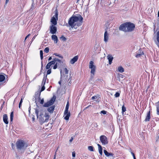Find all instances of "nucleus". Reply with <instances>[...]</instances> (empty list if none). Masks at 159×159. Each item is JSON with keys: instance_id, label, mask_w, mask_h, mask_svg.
Returning a JSON list of instances; mask_svg holds the SVG:
<instances>
[{"instance_id": "nucleus-1", "label": "nucleus", "mask_w": 159, "mask_h": 159, "mask_svg": "<svg viewBox=\"0 0 159 159\" xmlns=\"http://www.w3.org/2000/svg\"><path fill=\"white\" fill-rule=\"evenodd\" d=\"M83 19V18L80 14L76 16H72L69 20V26H70L72 28L76 29L82 25Z\"/></svg>"}, {"instance_id": "nucleus-2", "label": "nucleus", "mask_w": 159, "mask_h": 159, "mask_svg": "<svg viewBox=\"0 0 159 159\" xmlns=\"http://www.w3.org/2000/svg\"><path fill=\"white\" fill-rule=\"evenodd\" d=\"M135 27V25L134 24L130 22H126L122 24L120 26L119 29L125 32H130L133 31Z\"/></svg>"}, {"instance_id": "nucleus-3", "label": "nucleus", "mask_w": 159, "mask_h": 159, "mask_svg": "<svg viewBox=\"0 0 159 159\" xmlns=\"http://www.w3.org/2000/svg\"><path fill=\"white\" fill-rule=\"evenodd\" d=\"M16 145L17 151L19 154L24 153L27 147V145L25 141L21 140L17 141Z\"/></svg>"}, {"instance_id": "nucleus-4", "label": "nucleus", "mask_w": 159, "mask_h": 159, "mask_svg": "<svg viewBox=\"0 0 159 159\" xmlns=\"http://www.w3.org/2000/svg\"><path fill=\"white\" fill-rule=\"evenodd\" d=\"M89 67L91 69L90 72L91 74H92L91 76L93 77L95 71L96 66L94 65V62L93 61H90Z\"/></svg>"}, {"instance_id": "nucleus-5", "label": "nucleus", "mask_w": 159, "mask_h": 159, "mask_svg": "<svg viewBox=\"0 0 159 159\" xmlns=\"http://www.w3.org/2000/svg\"><path fill=\"white\" fill-rule=\"evenodd\" d=\"M55 15L51 19V22L52 24L51 25H55L57 24V20L58 19V12L57 10L55 11Z\"/></svg>"}, {"instance_id": "nucleus-6", "label": "nucleus", "mask_w": 159, "mask_h": 159, "mask_svg": "<svg viewBox=\"0 0 159 159\" xmlns=\"http://www.w3.org/2000/svg\"><path fill=\"white\" fill-rule=\"evenodd\" d=\"M56 100V97L53 96L49 101L45 103L43 105L44 107H48L52 105Z\"/></svg>"}, {"instance_id": "nucleus-7", "label": "nucleus", "mask_w": 159, "mask_h": 159, "mask_svg": "<svg viewBox=\"0 0 159 159\" xmlns=\"http://www.w3.org/2000/svg\"><path fill=\"white\" fill-rule=\"evenodd\" d=\"M100 139L102 145H106L107 144V139L105 136L101 135L100 137Z\"/></svg>"}, {"instance_id": "nucleus-8", "label": "nucleus", "mask_w": 159, "mask_h": 159, "mask_svg": "<svg viewBox=\"0 0 159 159\" xmlns=\"http://www.w3.org/2000/svg\"><path fill=\"white\" fill-rule=\"evenodd\" d=\"M43 85V86L42 87V88H41V90L40 92L38 91L35 94V99H36V97L37 98H38L39 100H40V94H41V92L43 91V90H44L45 89V87L44 86V85Z\"/></svg>"}, {"instance_id": "nucleus-9", "label": "nucleus", "mask_w": 159, "mask_h": 159, "mask_svg": "<svg viewBox=\"0 0 159 159\" xmlns=\"http://www.w3.org/2000/svg\"><path fill=\"white\" fill-rule=\"evenodd\" d=\"M50 32L52 34L56 33L57 31V27L53 25H51L50 26Z\"/></svg>"}, {"instance_id": "nucleus-10", "label": "nucleus", "mask_w": 159, "mask_h": 159, "mask_svg": "<svg viewBox=\"0 0 159 159\" xmlns=\"http://www.w3.org/2000/svg\"><path fill=\"white\" fill-rule=\"evenodd\" d=\"M64 114L66 115L64 119L66 120H68L70 116V113L68 112V109H67V108L65 109Z\"/></svg>"}, {"instance_id": "nucleus-11", "label": "nucleus", "mask_w": 159, "mask_h": 159, "mask_svg": "<svg viewBox=\"0 0 159 159\" xmlns=\"http://www.w3.org/2000/svg\"><path fill=\"white\" fill-rule=\"evenodd\" d=\"M103 151L105 155L106 156L113 158L114 154H113L111 152H108L105 150H104Z\"/></svg>"}, {"instance_id": "nucleus-12", "label": "nucleus", "mask_w": 159, "mask_h": 159, "mask_svg": "<svg viewBox=\"0 0 159 159\" xmlns=\"http://www.w3.org/2000/svg\"><path fill=\"white\" fill-rule=\"evenodd\" d=\"M44 116L46 118L45 119V120L44 119L43 120H42V119H41V121H42L43 122H48L49 118V115L48 113H45Z\"/></svg>"}, {"instance_id": "nucleus-13", "label": "nucleus", "mask_w": 159, "mask_h": 159, "mask_svg": "<svg viewBox=\"0 0 159 159\" xmlns=\"http://www.w3.org/2000/svg\"><path fill=\"white\" fill-rule=\"evenodd\" d=\"M3 121L4 123L6 124H8V117L7 115L6 114H5L3 116Z\"/></svg>"}, {"instance_id": "nucleus-14", "label": "nucleus", "mask_w": 159, "mask_h": 159, "mask_svg": "<svg viewBox=\"0 0 159 159\" xmlns=\"http://www.w3.org/2000/svg\"><path fill=\"white\" fill-rule=\"evenodd\" d=\"M78 58V57L77 56H75L70 60V63L71 64H74L77 61Z\"/></svg>"}, {"instance_id": "nucleus-15", "label": "nucleus", "mask_w": 159, "mask_h": 159, "mask_svg": "<svg viewBox=\"0 0 159 159\" xmlns=\"http://www.w3.org/2000/svg\"><path fill=\"white\" fill-rule=\"evenodd\" d=\"M108 39V34L107 33V31L106 30L104 34V41L106 42Z\"/></svg>"}, {"instance_id": "nucleus-16", "label": "nucleus", "mask_w": 159, "mask_h": 159, "mask_svg": "<svg viewBox=\"0 0 159 159\" xmlns=\"http://www.w3.org/2000/svg\"><path fill=\"white\" fill-rule=\"evenodd\" d=\"M143 54V52L142 50L139 49L138 53L136 55L135 57L137 58L140 57Z\"/></svg>"}, {"instance_id": "nucleus-17", "label": "nucleus", "mask_w": 159, "mask_h": 159, "mask_svg": "<svg viewBox=\"0 0 159 159\" xmlns=\"http://www.w3.org/2000/svg\"><path fill=\"white\" fill-rule=\"evenodd\" d=\"M52 39L53 40L55 43H57L58 39L57 36L55 35H52Z\"/></svg>"}, {"instance_id": "nucleus-18", "label": "nucleus", "mask_w": 159, "mask_h": 159, "mask_svg": "<svg viewBox=\"0 0 159 159\" xmlns=\"http://www.w3.org/2000/svg\"><path fill=\"white\" fill-rule=\"evenodd\" d=\"M56 60V62L55 63H57V65L59 66H61L62 65V64H63V62L61 60H60L58 59L57 58V60Z\"/></svg>"}, {"instance_id": "nucleus-19", "label": "nucleus", "mask_w": 159, "mask_h": 159, "mask_svg": "<svg viewBox=\"0 0 159 159\" xmlns=\"http://www.w3.org/2000/svg\"><path fill=\"white\" fill-rule=\"evenodd\" d=\"M150 118V111H148L147 114V116H146V118L145 120V121H149Z\"/></svg>"}, {"instance_id": "nucleus-20", "label": "nucleus", "mask_w": 159, "mask_h": 159, "mask_svg": "<svg viewBox=\"0 0 159 159\" xmlns=\"http://www.w3.org/2000/svg\"><path fill=\"white\" fill-rule=\"evenodd\" d=\"M37 99H38V101L39 102L40 101V104H43V103L44 102V99H42L41 100L40 99V100H39L38 98H37L36 97V99H35V103L36 104V106H37V107H39V106L37 104Z\"/></svg>"}, {"instance_id": "nucleus-21", "label": "nucleus", "mask_w": 159, "mask_h": 159, "mask_svg": "<svg viewBox=\"0 0 159 159\" xmlns=\"http://www.w3.org/2000/svg\"><path fill=\"white\" fill-rule=\"evenodd\" d=\"M156 39L157 42L156 43L158 47H159V30L157 31V33Z\"/></svg>"}, {"instance_id": "nucleus-22", "label": "nucleus", "mask_w": 159, "mask_h": 159, "mask_svg": "<svg viewBox=\"0 0 159 159\" xmlns=\"http://www.w3.org/2000/svg\"><path fill=\"white\" fill-rule=\"evenodd\" d=\"M54 108L55 106H52L48 108V111L51 113H52L54 110Z\"/></svg>"}, {"instance_id": "nucleus-23", "label": "nucleus", "mask_w": 159, "mask_h": 159, "mask_svg": "<svg viewBox=\"0 0 159 159\" xmlns=\"http://www.w3.org/2000/svg\"><path fill=\"white\" fill-rule=\"evenodd\" d=\"M98 151L100 154L101 155H102V148L101 146L99 144H98Z\"/></svg>"}, {"instance_id": "nucleus-24", "label": "nucleus", "mask_w": 159, "mask_h": 159, "mask_svg": "<svg viewBox=\"0 0 159 159\" xmlns=\"http://www.w3.org/2000/svg\"><path fill=\"white\" fill-rule=\"evenodd\" d=\"M47 79V75H44L42 83V85H45Z\"/></svg>"}, {"instance_id": "nucleus-25", "label": "nucleus", "mask_w": 159, "mask_h": 159, "mask_svg": "<svg viewBox=\"0 0 159 159\" xmlns=\"http://www.w3.org/2000/svg\"><path fill=\"white\" fill-rule=\"evenodd\" d=\"M107 57L109 61V63L110 65L111 64L113 58V57L111 56L108 55L107 56Z\"/></svg>"}, {"instance_id": "nucleus-26", "label": "nucleus", "mask_w": 159, "mask_h": 159, "mask_svg": "<svg viewBox=\"0 0 159 159\" xmlns=\"http://www.w3.org/2000/svg\"><path fill=\"white\" fill-rule=\"evenodd\" d=\"M5 79V76L2 75H0V82L4 81Z\"/></svg>"}, {"instance_id": "nucleus-27", "label": "nucleus", "mask_w": 159, "mask_h": 159, "mask_svg": "<svg viewBox=\"0 0 159 159\" xmlns=\"http://www.w3.org/2000/svg\"><path fill=\"white\" fill-rule=\"evenodd\" d=\"M118 70L120 73L124 72V69L121 66H120L118 67Z\"/></svg>"}, {"instance_id": "nucleus-28", "label": "nucleus", "mask_w": 159, "mask_h": 159, "mask_svg": "<svg viewBox=\"0 0 159 159\" xmlns=\"http://www.w3.org/2000/svg\"><path fill=\"white\" fill-rule=\"evenodd\" d=\"M57 60V58H55L53 59V60L50 61L49 62L50 64L52 65H54L55 64V63L56 62V60Z\"/></svg>"}, {"instance_id": "nucleus-29", "label": "nucleus", "mask_w": 159, "mask_h": 159, "mask_svg": "<svg viewBox=\"0 0 159 159\" xmlns=\"http://www.w3.org/2000/svg\"><path fill=\"white\" fill-rule=\"evenodd\" d=\"M32 3L31 5V9H34L36 5L34 3V0H32Z\"/></svg>"}, {"instance_id": "nucleus-30", "label": "nucleus", "mask_w": 159, "mask_h": 159, "mask_svg": "<svg viewBox=\"0 0 159 159\" xmlns=\"http://www.w3.org/2000/svg\"><path fill=\"white\" fill-rule=\"evenodd\" d=\"M157 114L159 115V101L157 103Z\"/></svg>"}, {"instance_id": "nucleus-31", "label": "nucleus", "mask_w": 159, "mask_h": 159, "mask_svg": "<svg viewBox=\"0 0 159 159\" xmlns=\"http://www.w3.org/2000/svg\"><path fill=\"white\" fill-rule=\"evenodd\" d=\"M13 115H14V113L12 111L11 112V114H10V122H12V120H13Z\"/></svg>"}, {"instance_id": "nucleus-32", "label": "nucleus", "mask_w": 159, "mask_h": 159, "mask_svg": "<svg viewBox=\"0 0 159 159\" xmlns=\"http://www.w3.org/2000/svg\"><path fill=\"white\" fill-rule=\"evenodd\" d=\"M44 1V0H36V1L37 2H38L39 4L41 5L43 3Z\"/></svg>"}, {"instance_id": "nucleus-33", "label": "nucleus", "mask_w": 159, "mask_h": 159, "mask_svg": "<svg viewBox=\"0 0 159 159\" xmlns=\"http://www.w3.org/2000/svg\"><path fill=\"white\" fill-rule=\"evenodd\" d=\"M88 150L90 151H94V148L93 146H89L88 147Z\"/></svg>"}, {"instance_id": "nucleus-34", "label": "nucleus", "mask_w": 159, "mask_h": 159, "mask_svg": "<svg viewBox=\"0 0 159 159\" xmlns=\"http://www.w3.org/2000/svg\"><path fill=\"white\" fill-rule=\"evenodd\" d=\"M122 114H123L124 112L126 111V108L125 107L124 105H123L122 107Z\"/></svg>"}, {"instance_id": "nucleus-35", "label": "nucleus", "mask_w": 159, "mask_h": 159, "mask_svg": "<svg viewBox=\"0 0 159 159\" xmlns=\"http://www.w3.org/2000/svg\"><path fill=\"white\" fill-rule=\"evenodd\" d=\"M35 113L36 114V116L38 118V116H39V111L38 108H36L35 109Z\"/></svg>"}, {"instance_id": "nucleus-36", "label": "nucleus", "mask_w": 159, "mask_h": 159, "mask_svg": "<svg viewBox=\"0 0 159 159\" xmlns=\"http://www.w3.org/2000/svg\"><path fill=\"white\" fill-rule=\"evenodd\" d=\"M60 39L64 42L66 41V38L63 36H62L61 37Z\"/></svg>"}, {"instance_id": "nucleus-37", "label": "nucleus", "mask_w": 159, "mask_h": 159, "mask_svg": "<svg viewBox=\"0 0 159 159\" xmlns=\"http://www.w3.org/2000/svg\"><path fill=\"white\" fill-rule=\"evenodd\" d=\"M40 54L41 59V60H42L43 58V51L42 50H40Z\"/></svg>"}, {"instance_id": "nucleus-38", "label": "nucleus", "mask_w": 159, "mask_h": 159, "mask_svg": "<svg viewBox=\"0 0 159 159\" xmlns=\"http://www.w3.org/2000/svg\"><path fill=\"white\" fill-rule=\"evenodd\" d=\"M53 55H55V56H57V57H59L60 58H61L62 59L63 58V57L61 56V55H60V54H58L57 53H54V54H53Z\"/></svg>"}, {"instance_id": "nucleus-39", "label": "nucleus", "mask_w": 159, "mask_h": 159, "mask_svg": "<svg viewBox=\"0 0 159 159\" xmlns=\"http://www.w3.org/2000/svg\"><path fill=\"white\" fill-rule=\"evenodd\" d=\"M49 48L48 47L46 48L44 50V52H46V53H48L49 52Z\"/></svg>"}, {"instance_id": "nucleus-40", "label": "nucleus", "mask_w": 159, "mask_h": 159, "mask_svg": "<svg viewBox=\"0 0 159 159\" xmlns=\"http://www.w3.org/2000/svg\"><path fill=\"white\" fill-rule=\"evenodd\" d=\"M51 65L49 63H48L46 67V68L47 69H49L50 66Z\"/></svg>"}, {"instance_id": "nucleus-41", "label": "nucleus", "mask_w": 159, "mask_h": 159, "mask_svg": "<svg viewBox=\"0 0 159 159\" xmlns=\"http://www.w3.org/2000/svg\"><path fill=\"white\" fill-rule=\"evenodd\" d=\"M22 102H23V99L22 98H21L20 100V103H19V107L20 108V107L21 106V105Z\"/></svg>"}, {"instance_id": "nucleus-42", "label": "nucleus", "mask_w": 159, "mask_h": 159, "mask_svg": "<svg viewBox=\"0 0 159 159\" xmlns=\"http://www.w3.org/2000/svg\"><path fill=\"white\" fill-rule=\"evenodd\" d=\"M107 112V111H106L105 110H103V111H101L100 113L104 115H105V114H106Z\"/></svg>"}, {"instance_id": "nucleus-43", "label": "nucleus", "mask_w": 159, "mask_h": 159, "mask_svg": "<svg viewBox=\"0 0 159 159\" xmlns=\"http://www.w3.org/2000/svg\"><path fill=\"white\" fill-rule=\"evenodd\" d=\"M64 71L65 73V74L67 75L68 74V70L66 68H65L64 69Z\"/></svg>"}, {"instance_id": "nucleus-44", "label": "nucleus", "mask_w": 159, "mask_h": 159, "mask_svg": "<svg viewBox=\"0 0 159 159\" xmlns=\"http://www.w3.org/2000/svg\"><path fill=\"white\" fill-rule=\"evenodd\" d=\"M51 72V69H48L47 72V74L46 75H48L50 74Z\"/></svg>"}, {"instance_id": "nucleus-45", "label": "nucleus", "mask_w": 159, "mask_h": 159, "mask_svg": "<svg viewBox=\"0 0 159 159\" xmlns=\"http://www.w3.org/2000/svg\"><path fill=\"white\" fill-rule=\"evenodd\" d=\"M39 116L40 117V120H41V119H42V120H43V115L42 113H40Z\"/></svg>"}, {"instance_id": "nucleus-46", "label": "nucleus", "mask_w": 159, "mask_h": 159, "mask_svg": "<svg viewBox=\"0 0 159 159\" xmlns=\"http://www.w3.org/2000/svg\"><path fill=\"white\" fill-rule=\"evenodd\" d=\"M115 96L116 97H119L120 96V93L118 92H116L115 94Z\"/></svg>"}, {"instance_id": "nucleus-47", "label": "nucleus", "mask_w": 159, "mask_h": 159, "mask_svg": "<svg viewBox=\"0 0 159 159\" xmlns=\"http://www.w3.org/2000/svg\"><path fill=\"white\" fill-rule=\"evenodd\" d=\"M57 63H56L55 64V65L53 66V69H56L58 66L57 65Z\"/></svg>"}, {"instance_id": "nucleus-48", "label": "nucleus", "mask_w": 159, "mask_h": 159, "mask_svg": "<svg viewBox=\"0 0 159 159\" xmlns=\"http://www.w3.org/2000/svg\"><path fill=\"white\" fill-rule=\"evenodd\" d=\"M131 153L132 154V155L133 156V157L134 158V159H136L134 153L133 152H131Z\"/></svg>"}, {"instance_id": "nucleus-49", "label": "nucleus", "mask_w": 159, "mask_h": 159, "mask_svg": "<svg viewBox=\"0 0 159 159\" xmlns=\"http://www.w3.org/2000/svg\"><path fill=\"white\" fill-rule=\"evenodd\" d=\"M72 157H75V152H72Z\"/></svg>"}, {"instance_id": "nucleus-50", "label": "nucleus", "mask_w": 159, "mask_h": 159, "mask_svg": "<svg viewBox=\"0 0 159 159\" xmlns=\"http://www.w3.org/2000/svg\"><path fill=\"white\" fill-rule=\"evenodd\" d=\"M97 98V97L96 96H93L92 97V100H94L96 99V98Z\"/></svg>"}, {"instance_id": "nucleus-51", "label": "nucleus", "mask_w": 159, "mask_h": 159, "mask_svg": "<svg viewBox=\"0 0 159 159\" xmlns=\"http://www.w3.org/2000/svg\"><path fill=\"white\" fill-rule=\"evenodd\" d=\"M119 78H123L124 77V76H123V75H122V74H119Z\"/></svg>"}, {"instance_id": "nucleus-52", "label": "nucleus", "mask_w": 159, "mask_h": 159, "mask_svg": "<svg viewBox=\"0 0 159 159\" xmlns=\"http://www.w3.org/2000/svg\"><path fill=\"white\" fill-rule=\"evenodd\" d=\"M69 104L68 102L66 104V108H67V109H69Z\"/></svg>"}, {"instance_id": "nucleus-53", "label": "nucleus", "mask_w": 159, "mask_h": 159, "mask_svg": "<svg viewBox=\"0 0 159 159\" xmlns=\"http://www.w3.org/2000/svg\"><path fill=\"white\" fill-rule=\"evenodd\" d=\"M73 137H71V138H70V140H69L70 142H71L72 141H73Z\"/></svg>"}, {"instance_id": "nucleus-54", "label": "nucleus", "mask_w": 159, "mask_h": 159, "mask_svg": "<svg viewBox=\"0 0 159 159\" xmlns=\"http://www.w3.org/2000/svg\"><path fill=\"white\" fill-rule=\"evenodd\" d=\"M30 34H28L25 38V40H26V39L30 35Z\"/></svg>"}, {"instance_id": "nucleus-55", "label": "nucleus", "mask_w": 159, "mask_h": 159, "mask_svg": "<svg viewBox=\"0 0 159 159\" xmlns=\"http://www.w3.org/2000/svg\"><path fill=\"white\" fill-rule=\"evenodd\" d=\"M35 37H36V36H34L32 38V41H33L35 39Z\"/></svg>"}, {"instance_id": "nucleus-56", "label": "nucleus", "mask_w": 159, "mask_h": 159, "mask_svg": "<svg viewBox=\"0 0 159 159\" xmlns=\"http://www.w3.org/2000/svg\"><path fill=\"white\" fill-rule=\"evenodd\" d=\"M52 57H50L48 59V60L49 61H50V60H52Z\"/></svg>"}, {"instance_id": "nucleus-57", "label": "nucleus", "mask_w": 159, "mask_h": 159, "mask_svg": "<svg viewBox=\"0 0 159 159\" xmlns=\"http://www.w3.org/2000/svg\"><path fill=\"white\" fill-rule=\"evenodd\" d=\"M91 106L90 105H89L87 107H86L85 108H84V109H86L87 108H88L90 106Z\"/></svg>"}, {"instance_id": "nucleus-58", "label": "nucleus", "mask_w": 159, "mask_h": 159, "mask_svg": "<svg viewBox=\"0 0 159 159\" xmlns=\"http://www.w3.org/2000/svg\"><path fill=\"white\" fill-rule=\"evenodd\" d=\"M117 80H118L119 81H120V78H119V77H118L117 78Z\"/></svg>"}, {"instance_id": "nucleus-59", "label": "nucleus", "mask_w": 159, "mask_h": 159, "mask_svg": "<svg viewBox=\"0 0 159 159\" xmlns=\"http://www.w3.org/2000/svg\"><path fill=\"white\" fill-rule=\"evenodd\" d=\"M60 73H61V77H62V71H61V70Z\"/></svg>"}, {"instance_id": "nucleus-60", "label": "nucleus", "mask_w": 159, "mask_h": 159, "mask_svg": "<svg viewBox=\"0 0 159 159\" xmlns=\"http://www.w3.org/2000/svg\"><path fill=\"white\" fill-rule=\"evenodd\" d=\"M9 1V0H6V4H7Z\"/></svg>"}, {"instance_id": "nucleus-61", "label": "nucleus", "mask_w": 159, "mask_h": 159, "mask_svg": "<svg viewBox=\"0 0 159 159\" xmlns=\"http://www.w3.org/2000/svg\"><path fill=\"white\" fill-rule=\"evenodd\" d=\"M56 154H55L54 156V157L53 159H56Z\"/></svg>"}, {"instance_id": "nucleus-62", "label": "nucleus", "mask_w": 159, "mask_h": 159, "mask_svg": "<svg viewBox=\"0 0 159 159\" xmlns=\"http://www.w3.org/2000/svg\"><path fill=\"white\" fill-rule=\"evenodd\" d=\"M43 66V64L42 62H41V69H42Z\"/></svg>"}, {"instance_id": "nucleus-63", "label": "nucleus", "mask_w": 159, "mask_h": 159, "mask_svg": "<svg viewBox=\"0 0 159 159\" xmlns=\"http://www.w3.org/2000/svg\"><path fill=\"white\" fill-rule=\"evenodd\" d=\"M30 107L29 108V113L30 112Z\"/></svg>"}, {"instance_id": "nucleus-64", "label": "nucleus", "mask_w": 159, "mask_h": 159, "mask_svg": "<svg viewBox=\"0 0 159 159\" xmlns=\"http://www.w3.org/2000/svg\"><path fill=\"white\" fill-rule=\"evenodd\" d=\"M158 17H159V11L158 13Z\"/></svg>"}]
</instances>
